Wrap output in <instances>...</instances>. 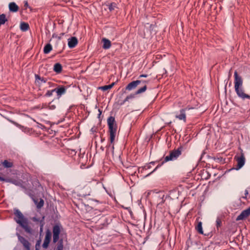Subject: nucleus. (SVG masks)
<instances>
[{
	"mask_svg": "<svg viewBox=\"0 0 250 250\" xmlns=\"http://www.w3.org/2000/svg\"><path fill=\"white\" fill-rule=\"evenodd\" d=\"M17 186H21L24 188L27 194L31 197L38 208H42L44 205V201L40 198L38 202V200L35 199V196H41L43 195V188L36 178L31 179L28 173L24 174L22 179L17 180Z\"/></svg>",
	"mask_w": 250,
	"mask_h": 250,
	"instance_id": "obj_1",
	"label": "nucleus"
},
{
	"mask_svg": "<svg viewBox=\"0 0 250 250\" xmlns=\"http://www.w3.org/2000/svg\"><path fill=\"white\" fill-rule=\"evenodd\" d=\"M234 88L238 96L242 99H249L250 96L245 93L243 89V80L242 77L238 75L237 71L234 73Z\"/></svg>",
	"mask_w": 250,
	"mask_h": 250,
	"instance_id": "obj_2",
	"label": "nucleus"
},
{
	"mask_svg": "<svg viewBox=\"0 0 250 250\" xmlns=\"http://www.w3.org/2000/svg\"><path fill=\"white\" fill-rule=\"evenodd\" d=\"M61 229V227L58 225H55L53 227V242L56 243L58 242L55 250H63V239H61L59 240Z\"/></svg>",
	"mask_w": 250,
	"mask_h": 250,
	"instance_id": "obj_3",
	"label": "nucleus"
},
{
	"mask_svg": "<svg viewBox=\"0 0 250 250\" xmlns=\"http://www.w3.org/2000/svg\"><path fill=\"white\" fill-rule=\"evenodd\" d=\"M183 148V146H180L177 149H174L173 150L170 151L169 155L168 156H167L164 158V160H163L160 164L157 165V166L154 169V170L156 168H158L162 166L166 162L177 159L178 158V157L181 155Z\"/></svg>",
	"mask_w": 250,
	"mask_h": 250,
	"instance_id": "obj_4",
	"label": "nucleus"
},
{
	"mask_svg": "<svg viewBox=\"0 0 250 250\" xmlns=\"http://www.w3.org/2000/svg\"><path fill=\"white\" fill-rule=\"evenodd\" d=\"M17 223L19 224L24 230L28 233H31V229L29 226V222L27 218L25 217L22 213L18 209H17Z\"/></svg>",
	"mask_w": 250,
	"mask_h": 250,
	"instance_id": "obj_5",
	"label": "nucleus"
},
{
	"mask_svg": "<svg viewBox=\"0 0 250 250\" xmlns=\"http://www.w3.org/2000/svg\"><path fill=\"white\" fill-rule=\"evenodd\" d=\"M107 124L109 131L110 142L113 144L115 140L117 128L114 117L110 116L107 119Z\"/></svg>",
	"mask_w": 250,
	"mask_h": 250,
	"instance_id": "obj_6",
	"label": "nucleus"
},
{
	"mask_svg": "<svg viewBox=\"0 0 250 250\" xmlns=\"http://www.w3.org/2000/svg\"><path fill=\"white\" fill-rule=\"evenodd\" d=\"M52 237V233L51 231L47 229L45 232V236L44 240L43 243L42 244V247L46 249L48 247L49 244L50 242Z\"/></svg>",
	"mask_w": 250,
	"mask_h": 250,
	"instance_id": "obj_7",
	"label": "nucleus"
},
{
	"mask_svg": "<svg viewBox=\"0 0 250 250\" xmlns=\"http://www.w3.org/2000/svg\"><path fill=\"white\" fill-rule=\"evenodd\" d=\"M235 159H236L237 162V165L236 169L238 170L241 168L245 164V158L244 155L243 153H241L240 156H235Z\"/></svg>",
	"mask_w": 250,
	"mask_h": 250,
	"instance_id": "obj_8",
	"label": "nucleus"
},
{
	"mask_svg": "<svg viewBox=\"0 0 250 250\" xmlns=\"http://www.w3.org/2000/svg\"><path fill=\"white\" fill-rule=\"evenodd\" d=\"M191 108L187 107L186 108L181 109L180 111V114L176 115V118L180 120H183L185 123L186 122V111L189 110Z\"/></svg>",
	"mask_w": 250,
	"mask_h": 250,
	"instance_id": "obj_9",
	"label": "nucleus"
},
{
	"mask_svg": "<svg viewBox=\"0 0 250 250\" xmlns=\"http://www.w3.org/2000/svg\"><path fill=\"white\" fill-rule=\"evenodd\" d=\"M137 81H140V84H142L143 85V86L141 88H139L136 91V94H140L142 93L145 92L146 90V89H147L146 84L148 83L149 81H146V80H140V79H138V80H137Z\"/></svg>",
	"mask_w": 250,
	"mask_h": 250,
	"instance_id": "obj_10",
	"label": "nucleus"
},
{
	"mask_svg": "<svg viewBox=\"0 0 250 250\" xmlns=\"http://www.w3.org/2000/svg\"><path fill=\"white\" fill-rule=\"evenodd\" d=\"M18 237L19 241L22 244L25 249L26 250H30V244L28 242V241L27 239H26L24 237L20 235H18Z\"/></svg>",
	"mask_w": 250,
	"mask_h": 250,
	"instance_id": "obj_11",
	"label": "nucleus"
},
{
	"mask_svg": "<svg viewBox=\"0 0 250 250\" xmlns=\"http://www.w3.org/2000/svg\"><path fill=\"white\" fill-rule=\"evenodd\" d=\"M140 84V81H134L129 83L125 87V90L127 91H131L136 88Z\"/></svg>",
	"mask_w": 250,
	"mask_h": 250,
	"instance_id": "obj_12",
	"label": "nucleus"
},
{
	"mask_svg": "<svg viewBox=\"0 0 250 250\" xmlns=\"http://www.w3.org/2000/svg\"><path fill=\"white\" fill-rule=\"evenodd\" d=\"M250 215V210L248 208L246 209L243 210L241 213L239 215L236 219V221L243 220Z\"/></svg>",
	"mask_w": 250,
	"mask_h": 250,
	"instance_id": "obj_13",
	"label": "nucleus"
},
{
	"mask_svg": "<svg viewBox=\"0 0 250 250\" xmlns=\"http://www.w3.org/2000/svg\"><path fill=\"white\" fill-rule=\"evenodd\" d=\"M91 192V188L89 185H85L80 191L81 195L83 197H85L90 195Z\"/></svg>",
	"mask_w": 250,
	"mask_h": 250,
	"instance_id": "obj_14",
	"label": "nucleus"
},
{
	"mask_svg": "<svg viewBox=\"0 0 250 250\" xmlns=\"http://www.w3.org/2000/svg\"><path fill=\"white\" fill-rule=\"evenodd\" d=\"M35 83L40 87L42 83H46L47 79L44 77H42L39 75H35Z\"/></svg>",
	"mask_w": 250,
	"mask_h": 250,
	"instance_id": "obj_15",
	"label": "nucleus"
},
{
	"mask_svg": "<svg viewBox=\"0 0 250 250\" xmlns=\"http://www.w3.org/2000/svg\"><path fill=\"white\" fill-rule=\"evenodd\" d=\"M78 43V40L76 37H72L68 39V45L70 48L75 47Z\"/></svg>",
	"mask_w": 250,
	"mask_h": 250,
	"instance_id": "obj_16",
	"label": "nucleus"
},
{
	"mask_svg": "<svg viewBox=\"0 0 250 250\" xmlns=\"http://www.w3.org/2000/svg\"><path fill=\"white\" fill-rule=\"evenodd\" d=\"M102 42H103V48L104 49H109L111 46V42L107 39H103Z\"/></svg>",
	"mask_w": 250,
	"mask_h": 250,
	"instance_id": "obj_17",
	"label": "nucleus"
},
{
	"mask_svg": "<svg viewBox=\"0 0 250 250\" xmlns=\"http://www.w3.org/2000/svg\"><path fill=\"white\" fill-rule=\"evenodd\" d=\"M199 218L196 219L197 225L195 226V229L200 234H203V230L202 229V223L201 221H198Z\"/></svg>",
	"mask_w": 250,
	"mask_h": 250,
	"instance_id": "obj_18",
	"label": "nucleus"
},
{
	"mask_svg": "<svg viewBox=\"0 0 250 250\" xmlns=\"http://www.w3.org/2000/svg\"><path fill=\"white\" fill-rule=\"evenodd\" d=\"M53 70L57 74L61 73L62 71V65L60 63H56L54 65Z\"/></svg>",
	"mask_w": 250,
	"mask_h": 250,
	"instance_id": "obj_19",
	"label": "nucleus"
},
{
	"mask_svg": "<svg viewBox=\"0 0 250 250\" xmlns=\"http://www.w3.org/2000/svg\"><path fill=\"white\" fill-rule=\"evenodd\" d=\"M55 92L57 94L58 96L60 97L65 92V88L64 86H61L59 88H55Z\"/></svg>",
	"mask_w": 250,
	"mask_h": 250,
	"instance_id": "obj_20",
	"label": "nucleus"
},
{
	"mask_svg": "<svg viewBox=\"0 0 250 250\" xmlns=\"http://www.w3.org/2000/svg\"><path fill=\"white\" fill-rule=\"evenodd\" d=\"M20 27L22 31L25 32L29 29V25L28 23L22 21L20 23Z\"/></svg>",
	"mask_w": 250,
	"mask_h": 250,
	"instance_id": "obj_21",
	"label": "nucleus"
},
{
	"mask_svg": "<svg viewBox=\"0 0 250 250\" xmlns=\"http://www.w3.org/2000/svg\"><path fill=\"white\" fill-rule=\"evenodd\" d=\"M52 49L51 45L50 43H47L44 47L43 52L44 54L49 53Z\"/></svg>",
	"mask_w": 250,
	"mask_h": 250,
	"instance_id": "obj_22",
	"label": "nucleus"
},
{
	"mask_svg": "<svg viewBox=\"0 0 250 250\" xmlns=\"http://www.w3.org/2000/svg\"><path fill=\"white\" fill-rule=\"evenodd\" d=\"M2 166L5 168H11L13 167V163L9 162L7 160H4L2 163Z\"/></svg>",
	"mask_w": 250,
	"mask_h": 250,
	"instance_id": "obj_23",
	"label": "nucleus"
},
{
	"mask_svg": "<svg viewBox=\"0 0 250 250\" xmlns=\"http://www.w3.org/2000/svg\"><path fill=\"white\" fill-rule=\"evenodd\" d=\"M9 8L10 11L15 12H16V3L12 2L9 3Z\"/></svg>",
	"mask_w": 250,
	"mask_h": 250,
	"instance_id": "obj_24",
	"label": "nucleus"
},
{
	"mask_svg": "<svg viewBox=\"0 0 250 250\" xmlns=\"http://www.w3.org/2000/svg\"><path fill=\"white\" fill-rule=\"evenodd\" d=\"M7 21V20L5 14H2L0 15V23L1 24H4Z\"/></svg>",
	"mask_w": 250,
	"mask_h": 250,
	"instance_id": "obj_25",
	"label": "nucleus"
},
{
	"mask_svg": "<svg viewBox=\"0 0 250 250\" xmlns=\"http://www.w3.org/2000/svg\"><path fill=\"white\" fill-rule=\"evenodd\" d=\"M221 225H222L221 219L220 217H217L216 219V226L217 229H218L221 227Z\"/></svg>",
	"mask_w": 250,
	"mask_h": 250,
	"instance_id": "obj_26",
	"label": "nucleus"
},
{
	"mask_svg": "<svg viewBox=\"0 0 250 250\" xmlns=\"http://www.w3.org/2000/svg\"><path fill=\"white\" fill-rule=\"evenodd\" d=\"M136 95L137 94H136V92L134 94H130V95L126 96V97L125 99V101L128 102L129 100L134 98L135 95Z\"/></svg>",
	"mask_w": 250,
	"mask_h": 250,
	"instance_id": "obj_27",
	"label": "nucleus"
},
{
	"mask_svg": "<svg viewBox=\"0 0 250 250\" xmlns=\"http://www.w3.org/2000/svg\"><path fill=\"white\" fill-rule=\"evenodd\" d=\"M136 95L137 94H136V92L134 94H130V95L126 96V97L125 99V101L128 102L129 100L134 98L135 95Z\"/></svg>",
	"mask_w": 250,
	"mask_h": 250,
	"instance_id": "obj_28",
	"label": "nucleus"
},
{
	"mask_svg": "<svg viewBox=\"0 0 250 250\" xmlns=\"http://www.w3.org/2000/svg\"><path fill=\"white\" fill-rule=\"evenodd\" d=\"M136 95L137 94H136V92L134 94H130V95L126 96V97L125 99V101L128 102L129 100L134 98L135 95Z\"/></svg>",
	"mask_w": 250,
	"mask_h": 250,
	"instance_id": "obj_29",
	"label": "nucleus"
},
{
	"mask_svg": "<svg viewBox=\"0 0 250 250\" xmlns=\"http://www.w3.org/2000/svg\"><path fill=\"white\" fill-rule=\"evenodd\" d=\"M116 6H117V4L114 2L110 3L108 5V9H109V11L110 12H111L113 10H114L115 9V8L116 7Z\"/></svg>",
	"mask_w": 250,
	"mask_h": 250,
	"instance_id": "obj_30",
	"label": "nucleus"
},
{
	"mask_svg": "<svg viewBox=\"0 0 250 250\" xmlns=\"http://www.w3.org/2000/svg\"><path fill=\"white\" fill-rule=\"evenodd\" d=\"M42 240L41 238H40L39 240H37L36 245H35V250H39L40 248L41 247V244Z\"/></svg>",
	"mask_w": 250,
	"mask_h": 250,
	"instance_id": "obj_31",
	"label": "nucleus"
},
{
	"mask_svg": "<svg viewBox=\"0 0 250 250\" xmlns=\"http://www.w3.org/2000/svg\"><path fill=\"white\" fill-rule=\"evenodd\" d=\"M55 90L54 89H53V90H48L47 91V92L46 93V94H45V96H46V97H50V96H52V94H53V93L54 92H55Z\"/></svg>",
	"mask_w": 250,
	"mask_h": 250,
	"instance_id": "obj_32",
	"label": "nucleus"
},
{
	"mask_svg": "<svg viewBox=\"0 0 250 250\" xmlns=\"http://www.w3.org/2000/svg\"><path fill=\"white\" fill-rule=\"evenodd\" d=\"M64 34L63 33H62L60 35V36H58L57 34H53L52 35V37L57 38V39H58V40H60L62 38V36H63Z\"/></svg>",
	"mask_w": 250,
	"mask_h": 250,
	"instance_id": "obj_33",
	"label": "nucleus"
},
{
	"mask_svg": "<svg viewBox=\"0 0 250 250\" xmlns=\"http://www.w3.org/2000/svg\"><path fill=\"white\" fill-rule=\"evenodd\" d=\"M99 89L103 90V91H106L109 89V87L107 85H104L101 87H99Z\"/></svg>",
	"mask_w": 250,
	"mask_h": 250,
	"instance_id": "obj_34",
	"label": "nucleus"
},
{
	"mask_svg": "<svg viewBox=\"0 0 250 250\" xmlns=\"http://www.w3.org/2000/svg\"><path fill=\"white\" fill-rule=\"evenodd\" d=\"M24 7H25V9L28 8L29 7H30L27 0L24 1Z\"/></svg>",
	"mask_w": 250,
	"mask_h": 250,
	"instance_id": "obj_35",
	"label": "nucleus"
},
{
	"mask_svg": "<svg viewBox=\"0 0 250 250\" xmlns=\"http://www.w3.org/2000/svg\"><path fill=\"white\" fill-rule=\"evenodd\" d=\"M115 83H116V82H113L110 84L107 85L109 87V89L112 88L114 86V85L115 84Z\"/></svg>",
	"mask_w": 250,
	"mask_h": 250,
	"instance_id": "obj_36",
	"label": "nucleus"
},
{
	"mask_svg": "<svg viewBox=\"0 0 250 250\" xmlns=\"http://www.w3.org/2000/svg\"><path fill=\"white\" fill-rule=\"evenodd\" d=\"M111 147V149H112V155H113V154H114V145H112V146H111V145H109L108 146V147Z\"/></svg>",
	"mask_w": 250,
	"mask_h": 250,
	"instance_id": "obj_37",
	"label": "nucleus"
},
{
	"mask_svg": "<svg viewBox=\"0 0 250 250\" xmlns=\"http://www.w3.org/2000/svg\"><path fill=\"white\" fill-rule=\"evenodd\" d=\"M126 102L125 101V100H123V101H121L120 102H118V104L120 105H123V104H124Z\"/></svg>",
	"mask_w": 250,
	"mask_h": 250,
	"instance_id": "obj_38",
	"label": "nucleus"
},
{
	"mask_svg": "<svg viewBox=\"0 0 250 250\" xmlns=\"http://www.w3.org/2000/svg\"><path fill=\"white\" fill-rule=\"evenodd\" d=\"M148 76V75L147 74H142V75H140L139 77H138V79H141V78H143V77H144V78H146Z\"/></svg>",
	"mask_w": 250,
	"mask_h": 250,
	"instance_id": "obj_39",
	"label": "nucleus"
},
{
	"mask_svg": "<svg viewBox=\"0 0 250 250\" xmlns=\"http://www.w3.org/2000/svg\"><path fill=\"white\" fill-rule=\"evenodd\" d=\"M165 195H163L162 197H160V199L161 200V201L159 202V204H162L164 203L165 202V200L164 199Z\"/></svg>",
	"mask_w": 250,
	"mask_h": 250,
	"instance_id": "obj_40",
	"label": "nucleus"
},
{
	"mask_svg": "<svg viewBox=\"0 0 250 250\" xmlns=\"http://www.w3.org/2000/svg\"><path fill=\"white\" fill-rule=\"evenodd\" d=\"M249 194V191L248 190H245V197H244L245 198H247V196Z\"/></svg>",
	"mask_w": 250,
	"mask_h": 250,
	"instance_id": "obj_41",
	"label": "nucleus"
},
{
	"mask_svg": "<svg viewBox=\"0 0 250 250\" xmlns=\"http://www.w3.org/2000/svg\"><path fill=\"white\" fill-rule=\"evenodd\" d=\"M0 181H6V180L4 178L0 176Z\"/></svg>",
	"mask_w": 250,
	"mask_h": 250,
	"instance_id": "obj_42",
	"label": "nucleus"
},
{
	"mask_svg": "<svg viewBox=\"0 0 250 250\" xmlns=\"http://www.w3.org/2000/svg\"><path fill=\"white\" fill-rule=\"evenodd\" d=\"M13 212H14V216L13 217V218L14 220H16V209L14 208Z\"/></svg>",
	"mask_w": 250,
	"mask_h": 250,
	"instance_id": "obj_43",
	"label": "nucleus"
},
{
	"mask_svg": "<svg viewBox=\"0 0 250 250\" xmlns=\"http://www.w3.org/2000/svg\"><path fill=\"white\" fill-rule=\"evenodd\" d=\"M43 224H42L41 225V227H40V231H42V229H43Z\"/></svg>",
	"mask_w": 250,
	"mask_h": 250,
	"instance_id": "obj_44",
	"label": "nucleus"
},
{
	"mask_svg": "<svg viewBox=\"0 0 250 250\" xmlns=\"http://www.w3.org/2000/svg\"><path fill=\"white\" fill-rule=\"evenodd\" d=\"M28 8L29 9L30 12H32L34 11V9L31 7L30 6Z\"/></svg>",
	"mask_w": 250,
	"mask_h": 250,
	"instance_id": "obj_45",
	"label": "nucleus"
},
{
	"mask_svg": "<svg viewBox=\"0 0 250 250\" xmlns=\"http://www.w3.org/2000/svg\"><path fill=\"white\" fill-rule=\"evenodd\" d=\"M98 110H99V115H99V117H100V115H101V114H102V111L100 109H99Z\"/></svg>",
	"mask_w": 250,
	"mask_h": 250,
	"instance_id": "obj_46",
	"label": "nucleus"
},
{
	"mask_svg": "<svg viewBox=\"0 0 250 250\" xmlns=\"http://www.w3.org/2000/svg\"><path fill=\"white\" fill-rule=\"evenodd\" d=\"M52 108H51V109H54L55 108V106H54V105H52Z\"/></svg>",
	"mask_w": 250,
	"mask_h": 250,
	"instance_id": "obj_47",
	"label": "nucleus"
},
{
	"mask_svg": "<svg viewBox=\"0 0 250 250\" xmlns=\"http://www.w3.org/2000/svg\"><path fill=\"white\" fill-rule=\"evenodd\" d=\"M16 125H17V127H18V126L20 127L21 126V125H18V124H16Z\"/></svg>",
	"mask_w": 250,
	"mask_h": 250,
	"instance_id": "obj_48",
	"label": "nucleus"
},
{
	"mask_svg": "<svg viewBox=\"0 0 250 250\" xmlns=\"http://www.w3.org/2000/svg\"><path fill=\"white\" fill-rule=\"evenodd\" d=\"M19 10V7L17 5V11H18Z\"/></svg>",
	"mask_w": 250,
	"mask_h": 250,
	"instance_id": "obj_49",
	"label": "nucleus"
},
{
	"mask_svg": "<svg viewBox=\"0 0 250 250\" xmlns=\"http://www.w3.org/2000/svg\"><path fill=\"white\" fill-rule=\"evenodd\" d=\"M157 169V168H156V169L155 170V171ZM153 171H154V169L153 170V171H152V172H150V174L152 173V172H153Z\"/></svg>",
	"mask_w": 250,
	"mask_h": 250,
	"instance_id": "obj_50",
	"label": "nucleus"
},
{
	"mask_svg": "<svg viewBox=\"0 0 250 250\" xmlns=\"http://www.w3.org/2000/svg\"><path fill=\"white\" fill-rule=\"evenodd\" d=\"M157 169V168H156V169L155 170V171ZM153 171H154V169L153 170V171H152V172H150V174L152 173V172H153Z\"/></svg>",
	"mask_w": 250,
	"mask_h": 250,
	"instance_id": "obj_51",
	"label": "nucleus"
},
{
	"mask_svg": "<svg viewBox=\"0 0 250 250\" xmlns=\"http://www.w3.org/2000/svg\"><path fill=\"white\" fill-rule=\"evenodd\" d=\"M101 149L104 150V148H102V147H101Z\"/></svg>",
	"mask_w": 250,
	"mask_h": 250,
	"instance_id": "obj_52",
	"label": "nucleus"
},
{
	"mask_svg": "<svg viewBox=\"0 0 250 250\" xmlns=\"http://www.w3.org/2000/svg\"><path fill=\"white\" fill-rule=\"evenodd\" d=\"M101 149L104 150V148H102V147H101Z\"/></svg>",
	"mask_w": 250,
	"mask_h": 250,
	"instance_id": "obj_53",
	"label": "nucleus"
},
{
	"mask_svg": "<svg viewBox=\"0 0 250 250\" xmlns=\"http://www.w3.org/2000/svg\"><path fill=\"white\" fill-rule=\"evenodd\" d=\"M101 149L104 150V148H102V147H101Z\"/></svg>",
	"mask_w": 250,
	"mask_h": 250,
	"instance_id": "obj_54",
	"label": "nucleus"
},
{
	"mask_svg": "<svg viewBox=\"0 0 250 250\" xmlns=\"http://www.w3.org/2000/svg\"><path fill=\"white\" fill-rule=\"evenodd\" d=\"M151 164H154V162H151Z\"/></svg>",
	"mask_w": 250,
	"mask_h": 250,
	"instance_id": "obj_55",
	"label": "nucleus"
},
{
	"mask_svg": "<svg viewBox=\"0 0 250 250\" xmlns=\"http://www.w3.org/2000/svg\"><path fill=\"white\" fill-rule=\"evenodd\" d=\"M48 84L49 85H50V82L48 83Z\"/></svg>",
	"mask_w": 250,
	"mask_h": 250,
	"instance_id": "obj_56",
	"label": "nucleus"
},
{
	"mask_svg": "<svg viewBox=\"0 0 250 250\" xmlns=\"http://www.w3.org/2000/svg\"><path fill=\"white\" fill-rule=\"evenodd\" d=\"M248 208L249 209V210H250V207Z\"/></svg>",
	"mask_w": 250,
	"mask_h": 250,
	"instance_id": "obj_57",
	"label": "nucleus"
}]
</instances>
